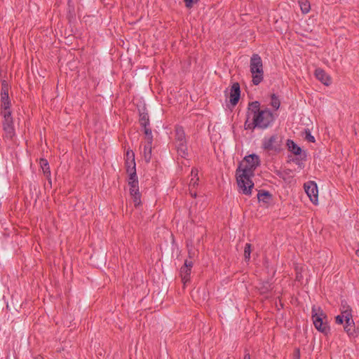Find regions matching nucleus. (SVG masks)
<instances>
[{
  "mask_svg": "<svg viewBox=\"0 0 359 359\" xmlns=\"http://www.w3.org/2000/svg\"><path fill=\"white\" fill-rule=\"evenodd\" d=\"M304 189L311 201L317 205L318 203V191L316 184L313 182H309L304 184Z\"/></svg>",
  "mask_w": 359,
  "mask_h": 359,
  "instance_id": "6e6552de",
  "label": "nucleus"
},
{
  "mask_svg": "<svg viewBox=\"0 0 359 359\" xmlns=\"http://www.w3.org/2000/svg\"><path fill=\"white\" fill-rule=\"evenodd\" d=\"M128 185L130 186V195H135L140 194L139 192V187H138V180L136 177H129L128 180Z\"/></svg>",
  "mask_w": 359,
  "mask_h": 359,
  "instance_id": "2eb2a0df",
  "label": "nucleus"
},
{
  "mask_svg": "<svg viewBox=\"0 0 359 359\" xmlns=\"http://www.w3.org/2000/svg\"><path fill=\"white\" fill-rule=\"evenodd\" d=\"M184 1L186 4L187 7L190 8V7H191L192 4L194 2L197 1L198 0H184Z\"/></svg>",
  "mask_w": 359,
  "mask_h": 359,
  "instance_id": "c756f323",
  "label": "nucleus"
},
{
  "mask_svg": "<svg viewBox=\"0 0 359 359\" xmlns=\"http://www.w3.org/2000/svg\"><path fill=\"white\" fill-rule=\"evenodd\" d=\"M355 254H356V255H357V256H358V257H359V250H357L355 251Z\"/></svg>",
  "mask_w": 359,
  "mask_h": 359,
  "instance_id": "c9c22d12",
  "label": "nucleus"
},
{
  "mask_svg": "<svg viewBox=\"0 0 359 359\" xmlns=\"http://www.w3.org/2000/svg\"><path fill=\"white\" fill-rule=\"evenodd\" d=\"M140 122L142 126H147V123H149V116L147 114H142L140 115Z\"/></svg>",
  "mask_w": 359,
  "mask_h": 359,
  "instance_id": "393cba45",
  "label": "nucleus"
},
{
  "mask_svg": "<svg viewBox=\"0 0 359 359\" xmlns=\"http://www.w3.org/2000/svg\"><path fill=\"white\" fill-rule=\"evenodd\" d=\"M325 314L320 307L316 306L312 307V319L313 325L318 331L324 334H327L328 330L326 323L323 322V318H325Z\"/></svg>",
  "mask_w": 359,
  "mask_h": 359,
  "instance_id": "20e7f679",
  "label": "nucleus"
},
{
  "mask_svg": "<svg viewBox=\"0 0 359 359\" xmlns=\"http://www.w3.org/2000/svg\"><path fill=\"white\" fill-rule=\"evenodd\" d=\"M126 168L129 177H136V164L135 161V154L133 151L128 150L126 154Z\"/></svg>",
  "mask_w": 359,
  "mask_h": 359,
  "instance_id": "0eeeda50",
  "label": "nucleus"
},
{
  "mask_svg": "<svg viewBox=\"0 0 359 359\" xmlns=\"http://www.w3.org/2000/svg\"><path fill=\"white\" fill-rule=\"evenodd\" d=\"M240 98V86L238 83H234L230 90V102L236 105Z\"/></svg>",
  "mask_w": 359,
  "mask_h": 359,
  "instance_id": "f8f14e48",
  "label": "nucleus"
},
{
  "mask_svg": "<svg viewBox=\"0 0 359 359\" xmlns=\"http://www.w3.org/2000/svg\"><path fill=\"white\" fill-rule=\"evenodd\" d=\"M8 85L6 81H2L1 102L2 111H10V100L8 97Z\"/></svg>",
  "mask_w": 359,
  "mask_h": 359,
  "instance_id": "1a4fd4ad",
  "label": "nucleus"
},
{
  "mask_svg": "<svg viewBox=\"0 0 359 359\" xmlns=\"http://www.w3.org/2000/svg\"><path fill=\"white\" fill-rule=\"evenodd\" d=\"M344 318L341 315L337 316L335 317L336 323L341 325L344 323Z\"/></svg>",
  "mask_w": 359,
  "mask_h": 359,
  "instance_id": "c85d7f7f",
  "label": "nucleus"
},
{
  "mask_svg": "<svg viewBox=\"0 0 359 359\" xmlns=\"http://www.w3.org/2000/svg\"><path fill=\"white\" fill-rule=\"evenodd\" d=\"M300 358V351L299 349H297L294 353V359H299Z\"/></svg>",
  "mask_w": 359,
  "mask_h": 359,
  "instance_id": "2f4dec72",
  "label": "nucleus"
},
{
  "mask_svg": "<svg viewBox=\"0 0 359 359\" xmlns=\"http://www.w3.org/2000/svg\"><path fill=\"white\" fill-rule=\"evenodd\" d=\"M315 76L318 80L321 81L324 85L329 86L331 83V79L324 70L322 69H316Z\"/></svg>",
  "mask_w": 359,
  "mask_h": 359,
  "instance_id": "4468645a",
  "label": "nucleus"
},
{
  "mask_svg": "<svg viewBox=\"0 0 359 359\" xmlns=\"http://www.w3.org/2000/svg\"><path fill=\"white\" fill-rule=\"evenodd\" d=\"M287 147L289 150L295 155H299L302 152V149L298 147L293 141H287Z\"/></svg>",
  "mask_w": 359,
  "mask_h": 359,
  "instance_id": "6ab92c4d",
  "label": "nucleus"
},
{
  "mask_svg": "<svg viewBox=\"0 0 359 359\" xmlns=\"http://www.w3.org/2000/svg\"><path fill=\"white\" fill-rule=\"evenodd\" d=\"M259 164L258 156L251 154L246 156L240 163L236 170V181L240 191L246 195L251 194L254 184L250 180L254 170Z\"/></svg>",
  "mask_w": 359,
  "mask_h": 359,
  "instance_id": "f257e3e1",
  "label": "nucleus"
},
{
  "mask_svg": "<svg viewBox=\"0 0 359 359\" xmlns=\"http://www.w3.org/2000/svg\"><path fill=\"white\" fill-rule=\"evenodd\" d=\"M302 268L301 267L300 269L299 268H297L296 270H297V278L298 279V280H300L301 278H302V276L300 275V272H299V270H302Z\"/></svg>",
  "mask_w": 359,
  "mask_h": 359,
  "instance_id": "473e14b6",
  "label": "nucleus"
},
{
  "mask_svg": "<svg viewBox=\"0 0 359 359\" xmlns=\"http://www.w3.org/2000/svg\"><path fill=\"white\" fill-rule=\"evenodd\" d=\"M279 143L278 137L277 135H273L264 140L263 147L268 151L277 150L280 145Z\"/></svg>",
  "mask_w": 359,
  "mask_h": 359,
  "instance_id": "9b49d317",
  "label": "nucleus"
},
{
  "mask_svg": "<svg viewBox=\"0 0 359 359\" xmlns=\"http://www.w3.org/2000/svg\"><path fill=\"white\" fill-rule=\"evenodd\" d=\"M130 196L133 197V202L136 207L141 204L140 194H137L135 195H130Z\"/></svg>",
  "mask_w": 359,
  "mask_h": 359,
  "instance_id": "a878e982",
  "label": "nucleus"
},
{
  "mask_svg": "<svg viewBox=\"0 0 359 359\" xmlns=\"http://www.w3.org/2000/svg\"><path fill=\"white\" fill-rule=\"evenodd\" d=\"M193 263L191 261L185 260L184 265L180 269V276L184 285L190 280V273Z\"/></svg>",
  "mask_w": 359,
  "mask_h": 359,
  "instance_id": "9d476101",
  "label": "nucleus"
},
{
  "mask_svg": "<svg viewBox=\"0 0 359 359\" xmlns=\"http://www.w3.org/2000/svg\"><path fill=\"white\" fill-rule=\"evenodd\" d=\"M301 11L303 13H308L310 11L311 6L308 1L302 0L299 2Z\"/></svg>",
  "mask_w": 359,
  "mask_h": 359,
  "instance_id": "aec40b11",
  "label": "nucleus"
},
{
  "mask_svg": "<svg viewBox=\"0 0 359 359\" xmlns=\"http://www.w3.org/2000/svg\"><path fill=\"white\" fill-rule=\"evenodd\" d=\"M250 67L252 76V83L255 85H258L262 81L264 78L262 60L259 55H252L250 59Z\"/></svg>",
  "mask_w": 359,
  "mask_h": 359,
  "instance_id": "7ed1b4c3",
  "label": "nucleus"
},
{
  "mask_svg": "<svg viewBox=\"0 0 359 359\" xmlns=\"http://www.w3.org/2000/svg\"><path fill=\"white\" fill-rule=\"evenodd\" d=\"M244 359H250V356L249 354H246L244 357Z\"/></svg>",
  "mask_w": 359,
  "mask_h": 359,
  "instance_id": "f704fd0d",
  "label": "nucleus"
},
{
  "mask_svg": "<svg viewBox=\"0 0 359 359\" xmlns=\"http://www.w3.org/2000/svg\"><path fill=\"white\" fill-rule=\"evenodd\" d=\"M251 252V245L250 243H247L245 246L244 249V257L245 261H248L250 257Z\"/></svg>",
  "mask_w": 359,
  "mask_h": 359,
  "instance_id": "5701e85b",
  "label": "nucleus"
},
{
  "mask_svg": "<svg viewBox=\"0 0 359 359\" xmlns=\"http://www.w3.org/2000/svg\"><path fill=\"white\" fill-rule=\"evenodd\" d=\"M341 316L344 318V321L353 320L352 310L343 311V312H341Z\"/></svg>",
  "mask_w": 359,
  "mask_h": 359,
  "instance_id": "b1692460",
  "label": "nucleus"
},
{
  "mask_svg": "<svg viewBox=\"0 0 359 359\" xmlns=\"http://www.w3.org/2000/svg\"><path fill=\"white\" fill-rule=\"evenodd\" d=\"M199 178L198 177V170L196 168H193L191 170V178L189 182V191L190 194L193 197L196 196V193L193 191V189L198 185V182Z\"/></svg>",
  "mask_w": 359,
  "mask_h": 359,
  "instance_id": "ddd939ff",
  "label": "nucleus"
},
{
  "mask_svg": "<svg viewBox=\"0 0 359 359\" xmlns=\"http://www.w3.org/2000/svg\"><path fill=\"white\" fill-rule=\"evenodd\" d=\"M40 165L43 171V173L46 175V177L48 180L49 183L51 184V180L50 179V171L49 165H48V161L45 159H41Z\"/></svg>",
  "mask_w": 359,
  "mask_h": 359,
  "instance_id": "a211bd4d",
  "label": "nucleus"
},
{
  "mask_svg": "<svg viewBox=\"0 0 359 359\" xmlns=\"http://www.w3.org/2000/svg\"><path fill=\"white\" fill-rule=\"evenodd\" d=\"M273 120V116L270 110H260L259 103L253 102L249 104L245 127L246 129H254L255 127L266 128Z\"/></svg>",
  "mask_w": 359,
  "mask_h": 359,
  "instance_id": "f03ea898",
  "label": "nucleus"
},
{
  "mask_svg": "<svg viewBox=\"0 0 359 359\" xmlns=\"http://www.w3.org/2000/svg\"><path fill=\"white\" fill-rule=\"evenodd\" d=\"M294 161H295L297 162V163L299 164L300 167H302V165L297 158H295Z\"/></svg>",
  "mask_w": 359,
  "mask_h": 359,
  "instance_id": "72a5a7b5",
  "label": "nucleus"
},
{
  "mask_svg": "<svg viewBox=\"0 0 359 359\" xmlns=\"http://www.w3.org/2000/svg\"><path fill=\"white\" fill-rule=\"evenodd\" d=\"M144 133L147 135V138L150 137L152 139L151 130L147 128V127H144Z\"/></svg>",
  "mask_w": 359,
  "mask_h": 359,
  "instance_id": "7c9ffc66",
  "label": "nucleus"
},
{
  "mask_svg": "<svg viewBox=\"0 0 359 359\" xmlns=\"http://www.w3.org/2000/svg\"><path fill=\"white\" fill-rule=\"evenodd\" d=\"M305 139L310 142H315L314 137L311 134V133L309 130H305Z\"/></svg>",
  "mask_w": 359,
  "mask_h": 359,
  "instance_id": "bb28decb",
  "label": "nucleus"
},
{
  "mask_svg": "<svg viewBox=\"0 0 359 359\" xmlns=\"http://www.w3.org/2000/svg\"><path fill=\"white\" fill-rule=\"evenodd\" d=\"M350 310H352L351 306L347 304V303L346 302H343L341 303V307H340V311L341 312H343V311H350Z\"/></svg>",
  "mask_w": 359,
  "mask_h": 359,
  "instance_id": "cd10ccee",
  "label": "nucleus"
},
{
  "mask_svg": "<svg viewBox=\"0 0 359 359\" xmlns=\"http://www.w3.org/2000/svg\"><path fill=\"white\" fill-rule=\"evenodd\" d=\"M270 196H271L268 192L259 193L257 195L258 200L264 203H268Z\"/></svg>",
  "mask_w": 359,
  "mask_h": 359,
  "instance_id": "412c9836",
  "label": "nucleus"
},
{
  "mask_svg": "<svg viewBox=\"0 0 359 359\" xmlns=\"http://www.w3.org/2000/svg\"><path fill=\"white\" fill-rule=\"evenodd\" d=\"M175 139L178 154L184 157L187 154L185 134L182 127H177L175 130Z\"/></svg>",
  "mask_w": 359,
  "mask_h": 359,
  "instance_id": "39448f33",
  "label": "nucleus"
},
{
  "mask_svg": "<svg viewBox=\"0 0 359 359\" xmlns=\"http://www.w3.org/2000/svg\"><path fill=\"white\" fill-rule=\"evenodd\" d=\"M143 156L146 162L150 161L151 158V138L150 137H148L147 142L144 146Z\"/></svg>",
  "mask_w": 359,
  "mask_h": 359,
  "instance_id": "dca6fc26",
  "label": "nucleus"
},
{
  "mask_svg": "<svg viewBox=\"0 0 359 359\" xmlns=\"http://www.w3.org/2000/svg\"><path fill=\"white\" fill-rule=\"evenodd\" d=\"M344 331L350 337H355V323L353 320L345 321V325L344 327Z\"/></svg>",
  "mask_w": 359,
  "mask_h": 359,
  "instance_id": "f3484780",
  "label": "nucleus"
},
{
  "mask_svg": "<svg viewBox=\"0 0 359 359\" xmlns=\"http://www.w3.org/2000/svg\"><path fill=\"white\" fill-rule=\"evenodd\" d=\"M1 114L4 116L3 128L7 137L12 138L15 135L13 118L11 116V111H2Z\"/></svg>",
  "mask_w": 359,
  "mask_h": 359,
  "instance_id": "423d86ee",
  "label": "nucleus"
},
{
  "mask_svg": "<svg viewBox=\"0 0 359 359\" xmlns=\"http://www.w3.org/2000/svg\"><path fill=\"white\" fill-rule=\"evenodd\" d=\"M280 101L278 100V98L274 95L273 94L271 95V105L275 109H278L280 107Z\"/></svg>",
  "mask_w": 359,
  "mask_h": 359,
  "instance_id": "4be33fe9",
  "label": "nucleus"
}]
</instances>
